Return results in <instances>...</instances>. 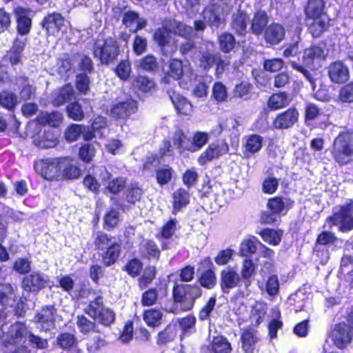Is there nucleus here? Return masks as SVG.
Returning a JSON list of instances; mask_svg holds the SVG:
<instances>
[{"mask_svg": "<svg viewBox=\"0 0 353 353\" xmlns=\"http://www.w3.org/2000/svg\"><path fill=\"white\" fill-rule=\"evenodd\" d=\"M68 114L70 118L76 121H80L84 117L81 106L76 102L68 106Z\"/></svg>", "mask_w": 353, "mask_h": 353, "instance_id": "338daca9", "label": "nucleus"}, {"mask_svg": "<svg viewBox=\"0 0 353 353\" xmlns=\"http://www.w3.org/2000/svg\"><path fill=\"white\" fill-rule=\"evenodd\" d=\"M256 265L250 259H245L242 262L241 272L239 273L241 279L245 281L246 285H250V279L255 274Z\"/></svg>", "mask_w": 353, "mask_h": 353, "instance_id": "58836bf2", "label": "nucleus"}, {"mask_svg": "<svg viewBox=\"0 0 353 353\" xmlns=\"http://www.w3.org/2000/svg\"><path fill=\"white\" fill-rule=\"evenodd\" d=\"M96 149L92 143H85L83 145L79 151V158L85 161L90 162L95 155Z\"/></svg>", "mask_w": 353, "mask_h": 353, "instance_id": "5fc2aeb1", "label": "nucleus"}, {"mask_svg": "<svg viewBox=\"0 0 353 353\" xmlns=\"http://www.w3.org/2000/svg\"><path fill=\"white\" fill-rule=\"evenodd\" d=\"M4 345L8 344H21V347L15 349L10 353H30L28 348L23 345L28 341L30 344L38 348H43L47 345L46 340L32 334L25 326L21 323H16L11 325L9 332L3 334L1 339Z\"/></svg>", "mask_w": 353, "mask_h": 353, "instance_id": "f03ea898", "label": "nucleus"}, {"mask_svg": "<svg viewBox=\"0 0 353 353\" xmlns=\"http://www.w3.org/2000/svg\"><path fill=\"white\" fill-rule=\"evenodd\" d=\"M259 339V334L256 331L252 329L243 331L241 335V341L242 347L245 353H252Z\"/></svg>", "mask_w": 353, "mask_h": 353, "instance_id": "bb28decb", "label": "nucleus"}, {"mask_svg": "<svg viewBox=\"0 0 353 353\" xmlns=\"http://www.w3.org/2000/svg\"><path fill=\"white\" fill-rule=\"evenodd\" d=\"M173 297L176 303L180 304V309L176 308L173 312L179 313L180 310L188 311L190 308L187 307L188 288L187 285L176 284L173 288Z\"/></svg>", "mask_w": 353, "mask_h": 353, "instance_id": "5701e85b", "label": "nucleus"}, {"mask_svg": "<svg viewBox=\"0 0 353 353\" xmlns=\"http://www.w3.org/2000/svg\"><path fill=\"white\" fill-rule=\"evenodd\" d=\"M37 121L42 125L57 127L62 121V114L59 112H41L37 117Z\"/></svg>", "mask_w": 353, "mask_h": 353, "instance_id": "e433bc0d", "label": "nucleus"}, {"mask_svg": "<svg viewBox=\"0 0 353 353\" xmlns=\"http://www.w3.org/2000/svg\"><path fill=\"white\" fill-rule=\"evenodd\" d=\"M249 23L248 15L243 11H239L233 15L232 28L239 34H244L247 31V26Z\"/></svg>", "mask_w": 353, "mask_h": 353, "instance_id": "c85d7f7f", "label": "nucleus"}, {"mask_svg": "<svg viewBox=\"0 0 353 353\" xmlns=\"http://www.w3.org/2000/svg\"><path fill=\"white\" fill-rule=\"evenodd\" d=\"M332 154L340 164H345L350 161L353 155V145L349 134L341 133L335 139Z\"/></svg>", "mask_w": 353, "mask_h": 353, "instance_id": "39448f33", "label": "nucleus"}, {"mask_svg": "<svg viewBox=\"0 0 353 353\" xmlns=\"http://www.w3.org/2000/svg\"><path fill=\"white\" fill-rule=\"evenodd\" d=\"M133 86L142 92H152L155 89L154 82L144 76L137 77L133 81Z\"/></svg>", "mask_w": 353, "mask_h": 353, "instance_id": "ea45409f", "label": "nucleus"}, {"mask_svg": "<svg viewBox=\"0 0 353 353\" xmlns=\"http://www.w3.org/2000/svg\"><path fill=\"white\" fill-rule=\"evenodd\" d=\"M234 251L232 249L227 248L219 251L214 257L215 263L219 265H225L233 259Z\"/></svg>", "mask_w": 353, "mask_h": 353, "instance_id": "6e6d98bb", "label": "nucleus"}, {"mask_svg": "<svg viewBox=\"0 0 353 353\" xmlns=\"http://www.w3.org/2000/svg\"><path fill=\"white\" fill-rule=\"evenodd\" d=\"M339 99L343 103L353 102V82L341 88L339 91Z\"/></svg>", "mask_w": 353, "mask_h": 353, "instance_id": "e2e57ef3", "label": "nucleus"}, {"mask_svg": "<svg viewBox=\"0 0 353 353\" xmlns=\"http://www.w3.org/2000/svg\"><path fill=\"white\" fill-rule=\"evenodd\" d=\"M67 163V159H43L35 162L34 169L43 178L52 180L60 174L63 164Z\"/></svg>", "mask_w": 353, "mask_h": 353, "instance_id": "423d86ee", "label": "nucleus"}, {"mask_svg": "<svg viewBox=\"0 0 353 353\" xmlns=\"http://www.w3.org/2000/svg\"><path fill=\"white\" fill-rule=\"evenodd\" d=\"M241 281L236 267L227 266L220 272L219 285L223 293L228 294L232 289L238 287Z\"/></svg>", "mask_w": 353, "mask_h": 353, "instance_id": "6e6552de", "label": "nucleus"}, {"mask_svg": "<svg viewBox=\"0 0 353 353\" xmlns=\"http://www.w3.org/2000/svg\"><path fill=\"white\" fill-rule=\"evenodd\" d=\"M141 252L145 256L158 259L160 255V250L156 243L150 240H143L141 244Z\"/></svg>", "mask_w": 353, "mask_h": 353, "instance_id": "79ce46f5", "label": "nucleus"}, {"mask_svg": "<svg viewBox=\"0 0 353 353\" xmlns=\"http://www.w3.org/2000/svg\"><path fill=\"white\" fill-rule=\"evenodd\" d=\"M163 314L160 310L150 309L143 314V320L148 326L156 327L160 325Z\"/></svg>", "mask_w": 353, "mask_h": 353, "instance_id": "37998d69", "label": "nucleus"}, {"mask_svg": "<svg viewBox=\"0 0 353 353\" xmlns=\"http://www.w3.org/2000/svg\"><path fill=\"white\" fill-rule=\"evenodd\" d=\"M299 115L295 108H290L276 117L274 121V126L276 129L290 128L298 121Z\"/></svg>", "mask_w": 353, "mask_h": 353, "instance_id": "f3484780", "label": "nucleus"}, {"mask_svg": "<svg viewBox=\"0 0 353 353\" xmlns=\"http://www.w3.org/2000/svg\"><path fill=\"white\" fill-rule=\"evenodd\" d=\"M193 77V71L189 65H183L182 61L174 59L170 61L168 70L162 81L164 83H169L170 77H172L174 80L181 79V81L179 82L180 85L185 89H188L189 88L188 81H191Z\"/></svg>", "mask_w": 353, "mask_h": 353, "instance_id": "7ed1b4c3", "label": "nucleus"}, {"mask_svg": "<svg viewBox=\"0 0 353 353\" xmlns=\"http://www.w3.org/2000/svg\"><path fill=\"white\" fill-rule=\"evenodd\" d=\"M103 251V252L102 253V259L103 263L106 265H112L116 262L121 252V245L119 243L114 242L113 244Z\"/></svg>", "mask_w": 353, "mask_h": 353, "instance_id": "c756f323", "label": "nucleus"}, {"mask_svg": "<svg viewBox=\"0 0 353 353\" xmlns=\"http://www.w3.org/2000/svg\"><path fill=\"white\" fill-rule=\"evenodd\" d=\"M103 309L102 298L99 296L93 301L90 302L85 309V312L96 321Z\"/></svg>", "mask_w": 353, "mask_h": 353, "instance_id": "a18cd8bd", "label": "nucleus"}, {"mask_svg": "<svg viewBox=\"0 0 353 353\" xmlns=\"http://www.w3.org/2000/svg\"><path fill=\"white\" fill-rule=\"evenodd\" d=\"M212 96L218 102L225 101L228 98L226 87L220 82L214 83L212 88Z\"/></svg>", "mask_w": 353, "mask_h": 353, "instance_id": "bf43d9fd", "label": "nucleus"}, {"mask_svg": "<svg viewBox=\"0 0 353 353\" xmlns=\"http://www.w3.org/2000/svg\"><path fill=\"white\" fill-rule=\"evenodd\" d=\"M190 195L188 191L184 189H179L173 194L174 212L179 211L182 208L188 204Z\"/></svg>", "mask_w": 353, "mask_h": 353, "instance_id": "f704fd0d", "label": "nucleus"}, {"mask_svg": "<svg viewBox=\"0 0 353 353\" xmlns=\"http://www.w3.org/2000/svg\"><path fill=\"white\" fill-rule=\"evenodd\" d=\"M331 338L338 348L345 347L352 341V334L349 327L345 323L336 325L332 332Z\"/></svg>", "mask_w": 353, "mask_h": 353, "instance_id": "4468645a", "label": "nucleus"}, {"mask_svg": "<svg viewBox=\"0 0 353 353\" xmlns=\"http://www.w3.org/2000/svg\"><path fill=\"white\" fill-rule=\"evenodd\" d=\"M215 63H217L218 69H223L222 62L220 61L219 57L217 55L212 54L209 52H205L203 54L201 59V66L204 69L209 68Z\"/></svg>", "mask_w": 353, "mask_h": 353, "instance_id": "864d4df0", "label": "nucleus"}, {"mask_svg": "<svg viewBox=\"0 0 353 353\" xmlns=\"http://www.w3.org/2000/svg\"><path fill=\"white\" fill-rule=\"evenodd\" d=\"M325 4L323 0H310L305 9L307 20L321 18L327 16L323 12Z\"/></svg>", "mask_w": 353, "mask_h": 353, "instance_id": "a878e982", "label": "nucleus"}, {"mask_svg": "<svg viewBox=\"0 0 353 353\" xmlns=\"http://www.w3.org/2000/svg\"><path fill=\"white\" fill-rule=\"evenodd\" d=\"M56 309L52 305H46L38 312L34 317V321L41 330L47 331L54 326Z\"/></svg>", "mask_w": 353, "mask_h": 353, "instance_id": "f8f14e48", "label": "nucleus"}, {"mask_svg": "<svg viewBox=\"0 0 353 353\" xmlns=\"http://www.w3.org/2000/svg\"><path fill=\"white\" fill-rule=\"evenodd\" d=\"M211 348L214 353H230L232 350L230 343L223 336H217L213 338Z\"/></svg>", "mask_w": 353, "mask_h": 353, "instance_id": "c9c22d12", "label": "nucleus"}, {"mask_svg": "<svg viewBox=\"0 0 353 353\" xmlns=\"http://www.w3.org/2000/svg\"><path fill=\"white\" fill-rule=\"evenodd\" d=\"M285 30L279 23H272L265 30V39L270 44H278L284 38Z\"/></svg>", "mask_w": 353, "mask_h": 353, "instance_id": "b1692460", "label": "nucleus"}, {"mask_svg": "<svg viewBox=\"0 0 353 353\" xmlns=\"http://www.w3.org/2000/svg\"><path fill=\"white\" fill-rule=\"evenodd\" d=\"M268 23V16L265 12L259 11L252 21L251 29L254 34H260Z\"/></svg>", "mask_w": 353, "mask_h": 353, "instance_id": "72a5a7b5", "label": "nucleus"}, {"mask_svg": "<svg viewBox=\"0 0 353 353\" xmlns=\"http://www.w3.org/2000/svg\"><path fill=\"white\" fill-rule=\"evenodd\" d=\"M17 103V97L9 91H3L0 93V105L8 109H13Z\"/></svg>", "mask_w": 353, "mask_h": 353, "instance_id": "8fccbe9b", "label": "nucleus"}, {"mask_svg": "<svg viewBox=\"0 0 353 353\" xmlns=\"http://www.w3.org/2000/svg\"><path fill=\"white\" fill-rule=\"evenodd\" d=\"M12 287L9 283L0 284V302L3 305H10L15 302Z\"/></svg>", "mask_w": 353, "mask_h": 353, "instance_id": "4c0bfd02", "label": "nucleus"}, {"mask_svg": "<svg viewBox=\"0 0 353 353\" xmlns=\"http://www.w3.org/2000/svg\"><path fill=\"white\" fill-rule=\"evenodd\" d=\"M93 238L96 249L99 250H104L114 243L111 237H109L108 234L101 232L94 233Z\"/></svg>", "mask_w": 353, "mask_h": 353, "instance_id": "c03bdc74", "label": "nucleus"}, {"mask_svg": "<svg viewBox=\"0 0 353 353\" xmlns=\"http://www.w3.org/2000/svg\"><path fill=\"white\" fill-rule=\"evenodd\" d=\"M266 310V306L262 303H256L253 307L251 314V320L253 325H258L264 321Z\"/></svg>", "mask_w": 353, "mask_h": 353, "instance_id": "3c124183", "label": "nucleus"}, {"mask_svg": "<svg viewBox=\"0 0 353 353\" xmlns=\"http://www.w3.org/2000/svg\"><path fill=\"white\" fill-rule=\"evenodd\" d=\"M172 176V170L168 167L159 169L156 173L157 182L161 185L168 183L171 180Z\"/></svg>", "mask_w": 353, "mask_h": 353, "instance_id": "0e129e2a", "label": "nucleus"}, {"mask_svg": "<svg viewBox=\"0 0 353 353\" xmlns=\"http://www.w3.org/2000/svg\"><path fill=\"white\" fill-rule=\"evenodd\" d=\"M95 58H98L103 64H108L114 61L119 54V48L114 38L98 40L93 49Z\"/></svg>", "mask_w": 353, "mask_h": 353, "instance_id": "20e7f679", "label": "nucleus"}, {"mask_svg": "<svg viewBox=\"0 0 353 353\" xmlns=\"http://www.w3.org/2000/svg\"><path fill=\"white\" fill-rule=\"evenodd\" d=\"M261 244V243L256 237L251 236L241 243L240 252L243 256L253 254L256 252L258 245H260Z\"/></svg>", "mask_w": 353, "mask_h": 353, "instance_id": "473e14b6", "label": "nucleus"}, {"mask_svg": "<svg viewBox=\"0 0 353 353\" xmlns=\"http://www.w3.org/2000/svg\"><path fill=\"white\" fill-rule=\"evenodd\" d=\"M117 76L122 80H126L131 73V65L128 61H121L115 70Z\"/></svg>", "mask_w": 353, "mask_h": 353, "instance_id": "774afa93", "label": "nucleus"}, {"mask_svg": "<svg viewBox=\"0 0 353 353\" xmlns=\"http://www.w3.org/2000/svg\"><path fill=\"white\" fill-rule=\"evenodd\" d=\"M262 239L271 245H277L281 241L283 232L281 230L263 229L259 233Z\"/></svg>", "mask_w": 353, "mask_h": 353, "instance_id": "2f4dec72", "label": "nucleus"}, {"mask_svg": "<svg viewBox=\"0 0 353 353\" xmlns=\"http://www.w3.org/2000/svg\"><path fill=\"white\" fill-rule=\"evenodd\" d=\"M209 140V134L204 132H196L194 133L191 141L192 152L201 150Z\"/></svg>", "mask_w": 353, "mask_h": 353, "instance_id": "de8ad7c7", "label": "nucleus"}, {"mask_svg": "<svg viewBox=\"0 0 353 353\" xmlns=\"http://www.w3.org/2000/svg\"><path fill=\"white\" fill-rule=\"evenodd\" d=\"M64 159H68V163L63 164V166L61 168L63 176L69 179L79 178L81 174L80 169L77 165L72 163L71 159L68 157H65Z\"/></svg>", "mask_w": 353, "mask_h": 353, "instance_id": "603ef678", "label": "nucleus"}, {"mask_svg": "<svg viewBox=\"0 0 353 353\" xmlns=\"http://www.w3.org/2000/svg\"><path fill=\"white\" fill-rule=\"evenodd\" d=\"M194 78L195 85L192 89V94L198 98L207 97L208 94L209 85L211 83L212 78L208 76H202Z\"/></svg>", "mask_w": 353, "mask_h": 353, "instance_id": "393cba45", "label": "nucleus"}, {"mask_svg": "<svg viewBox=\"0 0 353 353\" xmlns=\"http://www.w3.org/2000/svg\"><path fill=\"white\" fill-rule=\"evenodd\" d=\"M173 143L181 154L185 150L192 152L191 139L188 138L181 130L175 132L173 137Z\"/></svg>", "mask_w": 353, "mask_h": 353, "instance_id": "7c9ffc66", "label": "nucleus"}, {"mask_svg": "<svg viewBox=\"0 0 353 353\" xmlns=\"http://www.w3.org/2000/svg\"><path fill=\"white\" fill-rule=\"evenodd\" d=\"M326 54L319 46H312L304 52L303 62L308 67L317 69L321 67V62L325 60Z\"/></svg>", "mask_w": 353, "mask_h": 353, "instance_id": "2eb2a0df", "label": "nucleus"}, {"mask_svg": "<svg viewBox=\"0 0 353 353\" xmlns=\"http://www.w3.org/2000/svg\"><path fill=\"white\" fill-rule=\"evenodd\" d=\"M123 23L130 29L131 32H136L143 29L146 26V21L140 18L137 13L129 11L125 13L123 18Z\"/></svg>", "mask_w": 353, "mask_h": 353, "instance_id": "4be33fe9", "label": "nucleus"}, {"mask_svg": "<svg viewBox=\"0 0 353 353\" xmlns=\"http://www.w3.org/2000/svg\"><path fill=\"white\" fill-rule=\"evenodd\" d=\"M307 20L309 30L313 37H319L328 27L329 19L327 16H322L321 18Z\"/></svg>", "mask_w": 353, "mask_h": 353, "instance_id": "cd10ccee", "label": "nucleus"}, {"mask_svg": "<svg viewBox=\"0 0 353 353\" xmlns=\"http://www.w3.org/2000/svg\"><path fill=\"white\" fill-rule=\"evenodd\" d=\"M353 201L341 206L339 211H335L333 216L327 219L329 225L340 224V230L343 232L353 229Z\"/></svg>", "mask_w": 353, "mask_h": 353, "instance_id": "0eeeda50", "label": "nucleus"}, {"mask_svg": "<svg viewBox=\"0 0 353 353\" xmlns=\"http://www.w3.org/2000/svg\"><path fill=\"white\" fill-rule=\"evenodd\" d=\"M77 324L80 332L83 334H88L94 330L95 327L93 322L89 321L83 316H78Z\"/></svg>", "mask_w": 353, "mask_h": 353, "instance_id": "69168bd1", "label": "nucleus"}, {"mask_svg": "<svg viewBox=\"0 0 353 353\" xmlns=\"http://www.w3.org/2000/svg\"><path fill=\"white\" fill-rule=\"evenodd\" d=\"M228 152L229 146L228 143L224 141H218L210 143L205 150L201 154L197 161L199 164L203 165L227 154Z\"/></svg>", "mask_w": 353, "mask_h": 353, "instance_id": "9d476101", "label": "nucleus"}, {"mask_svg": "<svg viewBox=\"0 0 353 353\" xmlns=\"http://www.w3.org/2000/svg\"><path fill=\"white\" fill-rule=\"evenodd\" d=\"M48 281V276L39 272H33L23 279L22 285L26 290L37 291L45 288Z\"/></svg>", "mask_w": 353, "mask_h": 353, "instance_id": "dca6fc26", "label": "nucleus"}, {"mask_svg": "<svg viewBox=\"0 0 353 353\" xmlns=\"http://www.w3.org/2000/svg\"><path fill=\"white\" fill-rule=\"evenodd\" d=\"M82 132H83V125L72 124L66 129L64 134L65 138L68 141H74L79 137Z\"/></svg>", "mask_w": 353, "mask_h": 353, "instance_id": "13d9d810", "label": "nucleus"}, {"mask_svg": "<svg viewBox=\"0 0 353 353\" xmlns=\"http://www.w3.org/2000/svg\"><path fill=\"white\" fill-rule=\"evenodd\" d=\"M137 109V102L132 99H128L125 101H121L114 105L110 114L114 118L125 119L134 114Z\"/></svg>", "mask_w": 353, "mask_h": 353, "instance_id": "ddd939ff", "label": "nucleus"}, {"mask_svg": "<svg viewBox=\"0 0 353 353\" xmlns=\"http://www.w3.org/2000/svg\"><path fill=\"white\" fill-rule=\"evenodd\" d=\"M158 64L156 58L152 55H148L139 61L138 67L145 71H153L157 68Z\"/></svg>", "mask_w": 353, "mask_h": 353, "instance_id": "680f3d73", "label": "nucleus"}, {"mask_svg": "<svg viewBox=\"0 0 353 353\" xmlns=\"http://www.w3.org/2000/svg\"><path fill=\"white\" fill-rule=\"evenodd\" d=\"M17 16V28L19 34H26L29 32L31 26L30 11L29 10L18 7L14 10Z\"/></svg>", "mask_w": 353, "mask_h": 353, "instance_id": "aec40b11", "label": "nucleus"}, {"mask_svg": "<svg viewBox=\"0 0 353 353\" xmlns=\"http://www.w3.org/2000/svg\"><path fill=\"white\" fill-rule=\"evenodd\" d=\"M194 30L192 27L187 26L176 20L166 22L163 28L158 29L154 34V41L160 46L165 52L172 53L176 50V45L172 34L190 39Z\"/></svg>", "mask_w": 353, "mask_h": 353, "instance_id": "f257e3e1", "label": "nucleus"}, {"mask_svg": "<svg viewBox=\"0 0 353 353\" xmlns=\"http://www.w3.org/2000/svg\"><path fill=\"white\" fill-rule=\"evenodd\" d=\"M263 138L258 134H251L245 137L243 152L244 157L248 159L251 155L259 152L262 148Z\"/></svg>", "mask_w": 353, "mask_h": 353, "instance_id": "6ab92c4d", "label": "nucleus"}, {"mask_svg": "<svg viewBox=\"0 0 353 353\" xmlns=\"http://www.w3.org/2000/svg\"><path fill=\"white\" fill-rule=\"evenodd\" d=\"M219 41L221 50L225 52H230L234 47V38L231 34H222L221 35H220Z\"/></svg>", "mask_w": 353, "mask_h": 353, "instance_id": "4d7b16f0", "label": "nucleus"}, {"mask_svg": "<svg viewBox=\"0 0 353 353\" xmlns=\"http://www.w3.org/2000/svg\"><path fill=\"white\" fill-rule=\"evenodd\" d=\"M216 283L215 273L212 270H207L201 274L200 283L204 288L211 289Z\"/></svg>", "mask_w": 353, "mask_h": 353, "instance_id": "052dcab7", "label": "nucleus"}, {"mask_svg": "<svg viewBox=\"0 0 353 353\" xmlns=\"http://www.w3.org/2000/svg\"><path fill=\"white\" fill-rule=\"evenodd\" d=\"M225 3L221 1L219 4H213L205 8L203 10V19L205 21L216 28L224 21L225 16L229 13L230 9L228 6L225 10Z\"/></svg>", "mask_w": 353, "mask_h": 353, "instance_id": "1a4fd4ad", "label": "nucleus"}, {"mask_svg": "<svg viewBox=\"0 0 353 353\" xmlns=\"http://www.w3.org/2000/svg\"><path fill=\"white\" fill-rule=\"evenodd\" d=\"M176 336V327L175 325H170L158 335L157 343L163 345L173 341Z\"/></svg>", "mask_w": 353, "mask_h": 353, "instance_id": "09e8293b", "label": "nucleus"}, {"mask_svg": "<svg viewBox=\"0 0 353 353\" xmlns=\"http://www.w3.org/2000/svg\"><path fill=\"white\" fill-rule=\"evenodd\" d=\"M327 74L330 81L334 83H343L350 79L349 68L341 61H336L330 64L327 68Z\"/></svg>", "mask_w": 353, "mask_h": 353, "instance_id": "9b49d317", "label": "nucleus"}, {"mask_svg": "<svg viewBox=\"0 0 353 353\" xmlns=\"http://www.w3.org/2000/svg\"><path fill=\"white\" fill-rule=\"evenodd\" d=\"M73 95L72 86L71 85H66L59 91L58 96L53 101V104L56 106L61 105L65 102L71 100Z\"/></svg>", "mask_w": 353, "mask_h": 353, "instance_id": "49530a36", "label": "nucleus"}, {"mask_svg": "<svg viewBox=\"0 0 353 353\" xmlns=\"http://www.w3.org/2000/svg\"><path fill=\"white\" fill-rule=\"evenodd\" d=\"M170 98L176 111L184 115H189L192 112V105L185 97L174 91L168 92Z\"/></svg>", "mask_w": 353, "mask_h": 353, "instance_id": "412c9836", "label": "nucleus"}, {"mask_svg": "<svg viewBox=\"0 0 353 353\" xmlns=\"http://www.w3.org/2000/svg\"><path fill=\"white\" fill-rule=\"evenodd\" d=\"M43 26L50 34H54L59 31H64L63 28L65 26V21L60 14L53 12L45 17Z\"/></svg>", "mask_w": 353, "mask_h": 353, "instance_id": "a211bd4d", "label": "nucleus"}, {"mask_svg": "<svg viewBox=\"0 0 353 353\" xmlns=\"http://www.w3.org/2000/svg\"><path fill=\"white\" fill-rule=\"evenodd\" d=\"M290 99L285 92L272 94L268 101V105L271 109L277 110L289 104Z\"/></svg>", "mask_w": 353, "mask_h": 353, "instance_id": "a19ab883", "label": "nucleus"}]
</instances>
